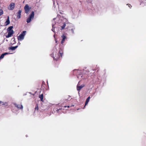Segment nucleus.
Segmentation results:
<instances>
[{"mask_svg":"<svg viewBox=\"0 0 146 146\" xmlns=\"http://www.w3.org/2000/svg\"><path fill=\"white\" fill-rule=\"evenodd\" d=\"M63 54L62 50L60 49L58 52H57V51H54L51 54V56L53 58L54 60L57 61L59 59L60 56L62 57Z\"/></svg>","mask_w":146,"mask_h":146,"instance_id":"1","label":"nucleus"},{"mask_svg":"<svg viewBox=\"0 0 146 146\" xmlns=\"http://www.w3.org/2000/svg\"><path fill=\"white\" fill-rule=\"evenodd\" d=\"M13 26L9 27L7 29V31L8 32V34L7 36H11L13 33V31L12 30L13 28Z\"/></svg>","mask_w":146,"mask_h":146,"instance_id":"2","label":"nucleus"},{"mask_svg":"<svg viewBox=\"0 0 146 146\" xmlns=\"http://www.w3.org/2000/svg\"><path fill=\"white\" fill-rule=\"evenodd\" d=\"M43 92L44 91L43 90H42V89H40V91L38 92V93L39 94V98L40 99V100L41 101L43 102Z\"/></svg>","mask_w":146,"mask_h":146,"instance_id":"3","label":"nucleus"},{"mask_svg":"<svg viewBox=\"0 0 146 146\" xmlns=\"http://www.w3.org/2000/svg\"><path fill=\"white\" fill-rule=\"evenodd\" d=\"M68 30L70 33H74L75 28L74 26L72 24H70L69 26L68 27Z\"/></svg>","mask_w":146,"mask_h":146,"instance_id":"4","label":"nucleus"},{"mask_svg":"<svg viewBox=\"0 0 146 146\" xmlns=\"http://www.w3.org/2000/svg\"><path fill=\"white\" fill-rule=\"evenodd\" d=\"M24 8L25 13H28L31 9V7L29 6L27 4L24 7Z\"/></svg>","mask_w":146,"mask_h":146,"instance_id":"5","label":"nucleus"},{"mask_svg":"<svg viewBox=\"0 0 146 146\" xmlns=\"http://www.w3.org/2000/svg\"><path fill=\"white\" fill-rule=\"evenodd\" d=\"M15 4L14 3H11L8 7L9 10H11L15 8Z\"/></svg>","mask_w":146,"mask_h":146,"instance_id":"6","label":"nucleus"},{"mask_svg":"<svg viewBox=\"0 0 146 146\" xmlns=\"http://www.w3.org/2000/svg\"><path fill=\"white\" fill-rule=\"evenodd\" d=\"M13 104L15 105V107L19 110H23V107L21 104H18L15 103H14Z\"/></svg>","mask_w":146,"mask_h":146,"instance_id":"7","label":"nucleus"},{"mask_svg":"<svg viewBox=\"0 0 146 146\" xmlns=\"http://www.w3.org/2000/svg\"><path fill=\"white\" fill-rule=\"evenodd\" d=\"M84 86V85H82L80 86H79L78 84L77 86V90L78 91H79Z\"/></svg>","mask_w":146,"mask_h":146,"instance_id":"8","label":"nucleus"},{"mask_svg":"<svg viewBox=\"0 0 146 146\" xmlns=\"http://www.w3.org/2000/svg\"><path fill=\"white\" fill-rule=\"evenodd\" d=\"M62 21L63 22V23H66L68 24V20L66 18H63L61 19Z\"/></svg>","mask_w":146,"mask_h":146,"instance_id":"9","label":"nucleus"},{"mask_svg":"<svg viewBox=\"0 0 146 146\" xmlns=\"http://www.w3.org/2000/svg\"><path fill=\"white\" fill-rule=\"evenodd\" d=\"M18 46H11L9 48V49L10 50H15L16 48L18 47Z\"/></svg>","mask_w":146,"mask_h":146,"instance_id":"10","label":"nucleus"},{"mask_svg":"<svg viewBox=\"0 0 146 146\" xmlns=\"http://www.w3.org/2000/svg\"><path fill=\"white\" fill-rule=\"evenodd\" d=\"M8 54L9 53L8 52H6L2 54L0 56V59H3L4 58L5 56Z\"/></svg>","mask_w":146,"mask_h":146,"instance_id":"11","label":"nucleus"},{"mask_svg":"<svg viewBox=\"0 0 146 146\" xmlns=\"http://www.w3.org/2000/svg\"><path fill=\"white\" fill-rule=\"evenodd\" d=\"M15 39L14 37H13L11 39V44L13 45L15 44Z\"/></svg>","mask_w":146,"mask_h":146,"instance_id":"12","label":"nucleus"},{"mask_svg":"<svg viewBox=\"0 0 146 146\" xmlns=\"http://www.w3.org/2000/svg\"><path fill=\"white\" fill-rule=\"evenodd\" d=\"M21 11L19 10V11L17 13V17L19 19L21 18Z\"/></svg>","mask_w":146,"mask_h":146,"instance_id":"13","label":"nucleus"},{"mask_svg":"<svg viewBox=\"0 0 146 146\" xmlns=\"http://www.w3.org/2000/svg\"><path fill=\"white\" fill-rule=\"evenodd\" d=\"M10 23V22L9 19V17L8 16L7 19L5 22V24L7 25H9Z\"/></svg>","mask_w":146,"mask_h":146,"instance_id":"14","label":"nucleus"},{"mask_svg":"<svg viewBox=\"0 0 146 146\" xmlns=\"http://www.w3.org/2000/svg\"><path fill=\"white\" fill-rule=\"evenodd\" d=\"M45 82L44 81H43L41 85V89H42V90H43V89L44 88H45Z\"/></svg>","mask_w":146,"mask_h":146,"instance_id":"15","label":"nucleus"},{"mask_svg":"<svg viewBox=\"0 0 146 146\" xmlns=\"http://www.w3.org/2000/svg\"><path fill=\"white\" fill-rule=\"evenodd\" d=\"M90 96L88 97L87 98V99H86V102H85V106H86V105H87L88 104V102H89L90 100Z\"/></svg>","mask_w":146,"mask_h":146,"instance_id":"16","label":"nucleus"},{"mask_svg":"<svg viewBox=\"0 0 146 146\" xmlns=\"http://www.w3.org/2000/svg\"><path fill=\"white\" fill-rule=\"evenodd\" d=\"M26 31H23L22 33L19 36H24L25 35Z\"/></svg>","mask_w":146,"mask_h":146,"instance_id":"17","label":"nucleus"},{"mask_svg":"<svg viewBox=\"0 0 146 146\" xmlns=\"http://www.w3.org/2000/svg\"><path fill=\"white\" fill-rule=\"evenodd\" d=\"M34 16V13L33 11H32L29 17L31 18H32L33 19V18Z\"/></svg>","mask_w":146,"mask_h":146,"instance_id":"18","label":"nucleus"},{"mask_svg":"<svg viewBox=\"0 0 146 146\" xmlns=\"http://www.w3.org/2000/svg\"><path fill=\"white\" fill-rule=\"evenodd\" d=\"M32 19H33L29 17L27 19V23H30Z\"/></svg>","mask_w":146,"mask_h":146,"instance_id":"19","label":"nucleus"},{"mask_svg":"<svg viewBox=\"0 0 146 146\" xmlns=\"http://www.w3.org/2000/svg\"><path fill=\"white\" fill-rule=\"evenodd\" d=\"M63 25L62 26H61V29H64L65 27L66 26V25L67 24V23H63Z\"/></svg>","mask_w":146,"mask_h":146,"instance_id":"20","label":"nucleus"},{"mask_svg":"<svg viewBox=\"0 0 146 146\" xmlns=\"http://www.w3.org/2000/svg\"><path fill=\"white\" fill-rule=\"evenodd\" d=\"M24 37H18V39L19 41H22L24 39Z\"/></svg>","mask_w":146,"mask_h":146,"instance_id":"21","label":"nucleus"},{"mask_svg":"<svg viewBox=\"0 0 146 146\" xmlns=\"http://www.w3.org/2000/svg\"><path fill=\"white\" fill-rule=\"evenodd\" d=\"M67 37H63V38L62 40V41H61V44H63L64 40H65L66 38Z\"/></svg>","mask_w":146,"mask_h":146,"instance_id":"22","label":"nucleus"},{"mask_svg":"<svg viewBox=\"0 0 146 146\" xmlns=\"http://www.w3.org/2000/svg\"><path fill=\"white\" fill-rule=\"evenodd\" d=\"M52 30L53 31L55 32L56 31V30L55 29V26L54 25H52Z\"/></svg>","mask_w":146,"mask_h":146,"instance_id":"23","label":"nucleus"},{"mask_svg":"<svg viewBox=\"0 0 146 146\" xmlns=\"http://www.w3.org/2000/svg\"><path fill=\"white\" fill-rule=\"evenodd\" d=\"M3 105H4V106L6 107L8 106V104L7 102H3L2 104Z\"/></svg>","mask_w":146,"mask_h":146,"instance_id":"24","label":"nucleus"},{"mask_svg":"<svg viewBox=\"0 0 146 146\" xmlns=\"http://www.w3.org/2000/svg\"><path fill=\"white\" fill-rule=\"evenodd\" d=\"M36 92L35 91L34 93H33L32 92H29V93L30 94H32L33 95V96H34V95H35V94H36Z\"/></svg>","mask_w":146,"mask_h":146,"instance_id":"25","label":"nucleus"},{"mask_svg":"<svg viewBox=\"0 0 146 146\" xmlns=\"http://www.w3.org/2000/svg\"><path fill=\"white\" fill-rule=\"evenodd\" d=\"M3 11L2 10L0 9V16L3 14Z\"/></svg>","mask_w":146,"mask_h":146,"instance_id":"26","label":"nucleus"},{"mask_svg":"<svg viewBox=\"0 0 146 146\" xmlns=\"http://www.w3.org/2000/svg\"><path fill=\"white\" fill-rule=\"evenodd\" d=\"M62 109V108H59L57 110V112H59Z\"/></svg>","mask_w":146,"mask_h":146,"instance_id":"27","label":"nucleus"},{"mask_svg":"<svg viewBox=\"0 0 146 146\" xmlns=\"http://www.w3.org/2000/svg\"><path fill=\"white\" fill-rule=\"evenodd\" d=\"M64 108H66L67 107L68 108H69V106H64Z\"/></svg>","mask_w":146,"mask_h":146,"instance_id":"28","label":"nucleus"},{"mask_svg":"<svg viewBox=\"0 0 146 146\" xmlns=\"http://www.w3.org/2000/svg\"><path fill=\"white\" fill-rule=\"evenodd\" d=\"M3 102H2V101H0V104H2L3 103Z\"/></svg>","mask_w":146,"mask_h":146,"instance_id":"29","label":"nucleus"},{"mask_svg":"<svg viewBox=\"0 0 146 146\" xmlns=\"http://www.w3.org/2000/svg\"><path fill=\"white\" fill-rule=\"evenodd\" d=\"M54 39H55V40H56V43H57V41L56 40V37H54Z\"/></svg>","mask_w":146,"mask_h":146,"instance_id":"30","label":"nucleus"},{"mask_svg":"<svg viewBox=\"0 0 146 146\" xmlns=\"http://www.w3.org/2000/svg\"><path fill=\"white\" fill-rule=\"evenodd\" d=\"M36 109V105L35 106V110Z\"/></svg>","mask_w":146,"mask_h":146,"instance_id":"31","label":"nucleus"},{"mask_svg":"<svg viewBox=\"0 0 146 146\" xmlns=\"http://www.w3.org/2000/svg\"><path fill=\"white\" fill-rule=\"evenodd\" d=\"M130 6H131V5H129V7H130Z\"/></svg>","mask_w":146,"mask_h":146,"instance_id":"32","label":"nucleus"},{"mask_svg":"<svg viewBox=\"0 0 146 146\" xmlns=\"http://www.w3.org/2000/svg\"><path fill=\"white\" fill-rule=\"evenodd\" d=\"M37 110H38V106H37Z\"/></svg>","mask_w":146,"mask_h":146,"instance_id":"33","label":"nucleus"},{"mask_svg":"<svg viewBox=\"0 0 146 146\" xmlns=\"http://www.w3.org/2000/svg\"><path fill=\"white\" fill-rule=\"evenodd\" d=\"M26 137H27V135H26Z\"/></svg>","mask_w":146,"mask_h":146,"instance_id":"34","label":"nucleus"},{"mask_svg":"<svg viewBox=\"0 0 146 146\" xmlns=\"http://www.w3.org/2000/svg\"><path fill=\"white\" fill-rule=\"evenodd\" d=\"M55 19H56V18H54V19H53V20H55Z\"/></svg>","mask_w":146,"mask_h":146,"instance_id":"35","label":"nucleus"},{"mask_svg":"<svg viewBox=\"0 0 146 146\" xmlns=\"http://www.w3.org/2000/svg\"><path fill=\"white\" fill-rule=\"evenodd\" d=\"M69 98H70V96H68Z\"/></svg>","mask_w":146,"mask_h":146,"instance_id":"36","label":"nucleus"},{"mask_svg":"<svg viewBox=\"0 0 146 146\" xmlns=\"http://www.w3.org/2000/svg\"><path fill=\"white\" fill-rule=\"evenodd\" d=\"M54 4H55L54 3Z\"/></svg>","mask_w":146,"mask_h":146,"instance_id":"37","label":"nucleus"}]
</instances>
